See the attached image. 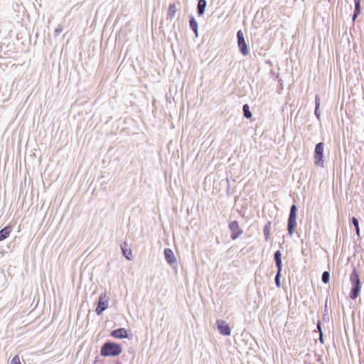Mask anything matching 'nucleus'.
I'll list each match as a JSON object with an SVG mask.
<instances>
[{"mask_svg": "<svg viewBox=\"0 0 364 364\" xmlns=\"http://www.w3.org/2000/svg\"><path fill=\"white\" fill-rule=\"evenodd\" d=\"M122 352V346L114 341H106L101 346L100 354L104 357H116Z\"/></svg>", "mask_w": 364, "mask_h": 364, "instance_id": "obj_1", "label": "nucleus"}, {"mask_svg": "<svg viewBox=\"0 0 364 364\" xmlns=\"http://www.w3.org/2000/svg\"><path fill=\"white\" fill-rule=\"evenodd\" d=\"M350 280L352 286L350 298L354 300L359 296L361 288L360 277L355 267H353V272L350 274Z\"/></svg>", "mask_w": 364, "mask_h": 364, "instance_id": "obj_2", "label": "nucleus"}, {"mask_svg": "<svg viewBox=\"0 0 364 364\" xmlns=\"http://www.w3.org/2000/svg\"><path fill=\"white\" fill-rule=\"evenodd\" d=\"M296 215H297V206L295 204H292L290 207L289 214L287 220V230L288 234L291 236L293 235L295 228L296 227Z\"/></svg>", "mask_w": 364, "mask_h": 364, "instance_id": "obj_3", "label": "nucleus"}, {"mask_svg": "<svg viewBox=\"0 0 364 364\" xmlns=\"http://www.w3.org/2000/svg\"><path fill=\"white\" fill-rule=\"evenodd\" d=\"M324 143L318 142L315 146V149L314 152V164L321 168L324 167Z\"/></svg>", "mask_w": 364, "mask_h": 364, "instance_id": "obj_4", "label": "nucleus"}, {"mask_svg": "<svg viewBox=\"0 0 364 364\" xmlns=\"http://www.w3.org/2000/svg\"><path fill=\"white\" fill-rule=\"evenodd\" d=\"M237 41L240 52L242 55L247 56L249 54V48L245 42L242 30H239L237 32Z\"/></svg>", "mask_w": 364, "mask_h": 364, "instance_id": "obj_5", "label": "nucleus"}, {"mask_svg": "<svg viewBox=\"0 0 364 364\" xmlns=\"http://www.w3.org/2000/svg\"><path fill=\"white\" fill-rule=\"evenodd\" d=\"M109 297L107 296L106 294H102L97 302V307L95 312L97 315L102 314V313L108 308Z\"/></svg>", "mask_w": 364, "mask_h": 364, "instance_id": "obj_6", "label": "nucleus"}, {"mask_svg": "<svg viewBox=\"0 0 364 364\" xmlns=\"http://www.w3.org/2000/svg\"><path fill=\"white\" fill-rule=\"evenodd\" d=\"M228 228L231 232L230 237L232 240L237 239L243 232V230L240 228L236 220L230 222Z\"/></svg>", "mask_w": 364, "mask_h": 364, "instance_id": "obj_7", "label": "nucleus"}, {"mask_svg": "<svg viewBox=\"0 0 364 364\" xmlns=\"http://www.w3.org/2000/svg\"><path fill=\"white\" fill-rule=\"evenodd\" d=\"M217 328L219 331L220 333L223 336H229L231 333V329L228 325V323L222 319H218L216 321Z\"/></svg>", "mask_w": 364, "mask_h": 364, "instance_id": "obj_8", "label": "nucleus"}, {"mask_svg": "<svg viewBox=\"0 0 364 364\" xmlns=\"http://www.w3.org/2000/svg\"><path fill=\"white\" fill-rule=\"evenodd\" d=\"M164 254L167 263L173 267L177 265L176 257L173 252L170 248H165Z\"/></svg>", "mask_w": 364, "mask_h": 364, "instance_id": "obj_9", "label": "nucleus"}, {"mask_svg": "<svg viewBox=\"0 0 364 364\" xmlns=\"http://www.w3.org/2000/svg\"><path fill=\"white\" fill-rule=\"evenodd\" d=\"M120 247H121L123 256L128 260H132L133 259L132 251L131 248L129 247V245L127 243V242L124 241L120 245Z\"/></svg>", "mask_w": 364, "mask_h": 364, "instance_id": "obj_10", "label": "nucleus"}, {"mask_svg": "<svg viewBox=\"0 0 364 364\" xmlns=\"http://www.w3.org/2000/svg\"><path fill=\"white\" fill-rule=\"evenodd\" d=\"M110 336L115 338H128L127 331L124 328H119L111 331Z\"/></svg>", "mask_w": 364, "mask_h": 364, "instance_id": "obj_11", "label": "nucleus"}, {"mask_svg": "<svg viewBox=\"0 0 364 364\" xmlns=\"http://www.w3.org/2000/svg\"><path fill=\"white\" fill-rule=\"evenodd\" d=\"M189 26L191 29L193 31L196 37L198 36V25L196 21L195 17L191 14L189 16Z\"/></svg>", "mask_w": 364, "mask_h": 364, "instance_id": "obj_12", "label": "nucleus"}, {"mask_svg": "<svg viewBox=\"0 0 364 364\" xmlns=\"http://www.w3.org/2000/svg\"><path fill=\"white\" fill-rule=\"evenodd\" d=\"M274 259L275 262L277 270H282V252L280 250H277L276 252H274Z\"/></svg>", "mask_w": 364, "mask_h": 364, "instance_id": "obj_13", "label": "nucleus"}, {"mask_svg": "<svg viewBox=\"0 0 364 364\" xmlns=\"http://www.w3.org/2000/svg\"><path fill=\"white\" fill-rule=\"evenodd\" d=\"M207 1L205 0H198L197 4V14L201 16L204 14Z\"/></svg>", "mask_w": 364, "mask_h": 364, "instance_id": "obj_14", "label": "nucleus"}, {"mask_svg": "<svg viewBox=\"0 0 364 364\" xmlns=\"http://www.w3.org/2000/svg\"><path fill=\"white\" fill-rule=\"evenodd\" d=\"M12 230L11 225L5 226L4 228L0 230V242L7 238Z\"/></svg>", "mask_w": 364, "mask_h": 364, "instance_id": "obj_15", "label": "nucleus"}, {"mask_svg": "<svg viewBox=\"0 0 364 364\" xmlns=\"http://www.w3.org/2000/svg\"><path fill=\"white\" fill-rule=\"evenodd\" d=\"M360 2H361V0H354L355 9H354L353 14L352 16V21L353 22L356 20L358 15L360 14Z\"/></svg>", "mask_w": 364, "mask_h": 364, "instance_id": "obj_16", "label": "nucleus"}, {"mask_svg": "<svg viewBox=\"0 0 364 364\" xmlns=\"http://www.w3.org/2000/svg\"><path fill=\"white\" fill-rule=\"evenodd\" d=\"M176 11V4L174 3L170 4L168 9L167 18L171 21L174 18Z\"/></svg>", "mask_w": 364, "mask_h": 364, "instance_id": "obj_17", "label": "nucleus"}, {"mask_svg": "<svg viewBox=\"0 0 364 364\" xmlns=\"http://www.w3.org/2000/svg\"><path fill=\"white\" fill-rule=\"evenodd\" d=\"M320 107V97L316 95L315 97V110L314 114L318 120L321 119V113L319 111Z\"/></svg>", "mask_w": 364, "mask_h": 364, "instance_id": "obj_18", "label": "nucleus"}, {"mask_svg": "<svg viewBox=\"0 0 364 364\" xmlns=\"http://www.w3.org/2000/svg\"><path fill=\"white\" fill-rule=\"evenodd\" d=\"M271 225H272V222L269 221L265 224L264 229H263L264 239L266 241H268L269 240Z\"/></svg>", "mask_w": 364, "mask_h": 364, "instance_id": "obj_19", "label": "nucleus"}, {"mask_svg": "<svg viewBox=\"0 0 364 364\" xmlns=\"http://www.w3.org/2000/svg\"><path fill=\"white\" fill-rule=\"evenodd\" d=\"M242 111L244 117H245L246 119H250L252 117V112L247 104H245L242 106Z\"/></svg>", "mask_w": 364, "mask_h": 364, "instance_id": "obj_20", "label": "nucleus"}, {"mask_svg": "<svg viewBox=\"0 0 364 364\" xmlns=\"http://www.w3.org/2000/svg\"><path fill=\"white\" fill-rule=\"evenodd\" d=\"M351 223H353V225L355 227L356 235L359 237L360 236V228H359V220H358V219L357 218H355V216H353L351 218Z\"/></svg>", "mask_w": 364, "mask_h": 364, "instance_id": "obj_21", "label": "nucleus"}, {"mask_svg": "<svg viewBox=\"0 0 364 364\" xmlns=\"http://www.w3.org/2000/svg\"><path fill=\"white\" fill-rule=\"evenodd\" d=\"M328 299H326L325 301L324 305V310H323V321L324 322H328L330 321V317L328 315Z\"/></svg>", "mask_w": 364, "mask_h": 364, "instance_id": "obj_22", "label": "nucleus"}, {"mask_svg": "<svg viewBox=\"0 0 364 364\" xmlns=\"http://www.w3.org/2000/svg\"><path fill=\"white\" fill-rule=\"evenodd\" d=\"M321 281L323 284H328L330 281V272L328 271H324L321 275Z\"/></svg>", "mask_w": 364, "mask_h": 364, "instance_id": "obj_23", "label": "nucleus"}, {"mask_svg": "<svg viewBox=\"0 0 364 364\" xmlns=\"http://www.w3.org/2000/svg\"><path fill=\"white\" fill-rule=\"evenodd\" d=\"M282 270H277V274L275 275L274 281L276 286L279 288L281 287V277H282Z\"/></svg>", "mask_w": 364, "mask_h": 364, "instance_id": "obj_24", "label": "nucleus"}, {"mask_svg": "<svg viewBox=\"0 0 364 364\" xmlns=\"http://www.w3.org/2000/svg\"><path fill=\"white\" fill-rule=\"evenodd\" d=\"M11 364H21L18 355H16L11 360Z\"/></svg>", "mask_w": 364, "mask_h": 364, "instance_id": "obj_25", "label": "nucleus"}, {"mask_svg": "<svg viewBox=\"0 0 364 364\" xmlns=\"http://www.w3.org/2000/svg\"><path fill=\"white\" fill-rule=\"evenodd\" d=\"M63 31V26L61 25H58V28L55 30V33L56 36L59 35Z\"/></svg>", "mask_w": 364, "mask_h": 364, "instance_id": "obj_26", "label": "nucleus"}, {"mask_svg": "<svg viewBox=\"0 0 364 364\" xmlns=\"http://www.w3.org/2000/svg\"><path fill=\"white\" fill-rule=\"evenodd\" d=\"M316 328H317L318 331L319 332V333H321V332H323L322 329H321V323L320 321H318V322H317Z\"/></svg>", "mask_w": 364, "mask_h": 364, "instance_id": "obj_27", "label": "nucleus"}, {"mask_svg": "<svg viewBox=\"0 0 364 364\" xmlns=\"http://www.w3.org/2000/svg\"><path fill=\"white\" fill-rule=\"evenodd\" d=\"M319 341L321 343H324V340H323V332H321V333H319Z\"/></svg>", "mask_w": 364, "mask_h": 364, "instance_id": "obj_28", "label": "nucleus"}, {"mask_svg": "<svg viewBox=\"0 0 364 364\" xmlns=\"http://www.w3.org/2000/svg\"><path fill=\"white\" fill-rule=\"evenodd\" d=\"M83 264H85V267H84V270H83V271L85 272V271L86 270V269H87V267L88 264H89V262H88V259H86L85 260V262H83Z\"/></svg>", "mask_w": 364, "mask_h": 364, "instance_id": "obj_29", "label": "nucleus"}]
</instances>
